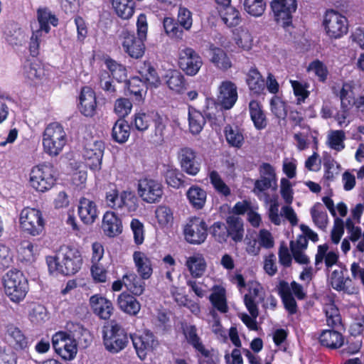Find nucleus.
<instances>
[{"label":"nucleus","instance_id":"f257e3e1","mask_svg":"<svg viewBox=\"0 0 364 364\" xmlns=\"http://www.w3.org/2000/svg\"><path fill=\"white\" fill-rule=\"evenodd\" d=\"M46 260L51 274L64 276L75 274L83 264L81 250L73 245H61L54 256H48Z\"/></svg>","mask_w":364,"mask_h":364},{"label":"nucleus","instance_id":"f03ea898","mask_svg":"<svg viewBox=\"0 0 364 364\" xmlns=\"http://www.w3.org/2000/svg\"><path fill=\"white\" fill-rule=\"evenodd\" d=\"M139 73L141 77H133L125 81L126 86L134 100L140 102L145 96L147 90V84L157 86L160 83V78L156 70L149 61H144L139 67Z\"/></svg>","mask_w":364,"mask_h":364},{"label":"nucleus","instance_id":"7ed1b4c3","mask_svg":"<svg viewBox=\"0 0 364 364\" xmlns=\"http://www.w3.org/2000/svg\"><path fill=\"white\" fill-rule=\"evenodd\" d=\"M4 293L11 301L19 304L26 298L29 291L28 279L23 272L12 269L3 278Z\"/></svg>","mask_w":364,"mask_h":364},{"label":"nucleus","instance_id":"20e7f679","mask_svg":"<svg viewBox=\"0 0 364 364\" xmlns=\"http://www.w3.org/2000/svg\"><path fill=\"white\" fill-rule=\"evenodd\" d=\"M353 87L348 83H343L339 92L341 100V109L335 115V119L339 126L348 125L350 121L346 119L350 116L351 110L355 108L356 112H364V95L357 98L353 96Z\"/></svg>","mask_w":364,"mask_h":364},{"label":"nucleus","instance_id":"39448f33","mask_svg":"<svg viewBox=\"0 0 364 364\" xmlns=\"http://www.w3.org/2000/svg\"><path fill=\"white\" fill-rule=\"evenodd\" d=\"M102 338L105 349L112 354L119 353L129 343L127 331L115 320H112L109 326L103 329Z\"/></svg>","mask_w":364,"mask_h":364},{"label":"nucleus","instance_id":"423d86ee","mask_svg":"<svg viewBox=\"0 0 364 364\" xmlns=\"http://www.w3.org/2000/svg\"><path fill=\"white\" fill-rule=\"evenodd\" d=\"M56 180V172L50 163L35 166L30 173L31 186L38 192L48 191L55 185Z\"/></svg>","mask_w":364,"mask_h":364},{"label":"nucleus","instance_id":"0eeeda50","mask_svg":"<svg viewBox=\"0 0 364 364\" xmlns=\"http://www.w3.org/2000/svg\"><path fill=\"white\" fill-rule=\"evenodd\" d=\"M66 142L65 132L59 122H51L46 127L43 134V146L49 155H58Z\"/></svg>","mask_w":364,"mask_h":364},{"label":"nucleus","instance_id":"6e6552de","mask_svg":"<svg viewBox=\"0 0 364 364\" xmlns=\"http://www.w3.org/2000/svg\"><path fill=\"white\" fill-rule=\"evenodd\" d=\"M137 201V197L133 191L124 190L119 192L115 186L105 193L106 205L116 210L126 208L129 212L134 211L138 208Z\"/></svg>","mask_w":364,"mask_h":364},{"label":"nucleus","instance_id":"1a4fd4ad","mask_svg":"<svg viewBox=\"0 0 364 364\" xmlns=\"http://www.w3.org/2000/svg\"><path fill=\"white\" fill-rule=\"evenodd\" d=\"M19 223L22 231L31 236H38L45 230L46 223L43 213L34 208H24L21 211Z\"/></svg>","mask_w":364,"mask_h":364},{"label":"nucleus","instance_id":"9d476101","mask_svg":"<svg viewBox=\"0 0 364 364\" xmlns=\"http://www.w3.org/2000/svg\"><path fill=\"white\" fill-rule=\"evenodd\" d=\"M137 194L146 203H157L164 195V186L159 180L144 176L138 181Z\"/></svg>","mask_w":364,"mask_h":364},{"label":"nucleus","instance_id":"9b49d317","mask_svg":"<svg viewBox=\"0 0 364 364\" xmlns=\"http://www.w3.org/2000/svg\"><path fill=\"white\" fill-rule=\"evenodd\" d=\"M52 345L55 352L65 360H72L76 356L77 344L73 336L60 331L52 336Z\"/></svg>","mask_w":364,"mask_h":364},{"label":"nucleus","instance_id":"f8f14e48","mask_svg":"<svg viewBox=\"0 0 364 364\" xmlns=\"http://www.w3.org/2000/svg\"><path fill=\"white\" fill-rule=\"evenodd\" d=\"M323 25L331 38H340L348 33V23L346 16L333 9L328 10L324 16Z\"/></svg>","mask_w":364,"mask_h":364},{"label":"nucleus","instance_id":"ddd939ff","mask_svg":"<svg viewBox=\"0 0 364 364\" xmlns=\"http://www.w3.org/2000/svg\"><path fill=\"white\" fill-rule=\"evenodd\" d=\"M208 232L205 220L200 217H191L183 228V235L187 242L191 245L203 243Z\"/></svg>","mask_w":364,"mask_h":364},{"label":"nucleus","instance_id":"4468645a","mask_svg":"<svg viewBox=\"0 0 364 364\" xmlns=\"http://www.w3.org/2000/svg\"><path fill=\"white\" fill-rule=\"evenodd\" d=\"M129 337L136 355L141 360H145L147 355L153 352L159 345L155 335L148 329L144 330L141 334H130Z\"/></svg>","mask_w":364,"mask_h":364},{"label":"nucleus","instance_id":"2eb2a0df","mask_svg":"<svg viewBox=\"0 0 364 364\" xmlns=\"http://www.w3.org/2000/svg\"><path fill=\"white\" fill-rule=\"evenodd\" d=\"M178 65L186 75L195 76L203 65V60L193 48L186 46L178 51Z\"/></svg>","mask_w":364,"mask_h":364},{"label":"nucleus","instance_id":"dca6fc26","mask_svg":"<svg viewBox=\"0 0 364 364\" xmlns=\"http://www.w3.org/2000/svg\"><path fill=\"white\" fill-rule=\"evenodd\" d=\"M259 178L254 183L253 193L258 197L272 188H277V178L275 168L269 163L264 162L259 167Z\"/></svg>","mask_w":364,"mask_h":364},{"label":"nucleus","instance_id":"f3484780","mask_svg":"<svg viewBox=\"0 0 364 364\" xmlns=\"http://www.w3.org/2000/svg\"><path fill=\"white\" fill-rule=\"evenodd\" d=\"M274 21L287 28L292 23V14L296 11V0H272L270 4Z\"/></svg>","mask_w":364,"mask_h":364},{"label":"nucleus","instance_id":"a211bd4d","mask_svg":"<svg viewBox=\"0 0 364 364\" xmlns=\"http://www.w3.org/2000/svg\"><path fill=\"white\" fill-rule=\"evenodd\" d=\"M121 44L124 52L131 58H141L146 50V40L136 36L134 32L123 31L120 35Z\"/></svg>","mask_w":364,"mask_h":364},{"label":"nucleus","instance_id":"6ab92c4d","mask_svg":"<svg viewBox=\"0 0 364 364\" xmlns=\"http://www.w3.org/2000/svg\"><path fill=\"white\" fill-rule=\"evenodd\" d=\"M104 151L105 143L101 140L87 144L83 151V157L86 166L92 171L100 170Z\"/></svg>","mask_w":364,"mask_h":364},{"label":"nucleus","instance_id":"aec40b11","mask_svg":"<svg viewBox=\"0 0 364 364\" xmlns=\"http://www.w3.org/2000/svg\"><path fill=\"white\" fill-rule=\"evenodd\" d=\"M223 106L213 97H206L203 108V114L209 122L211 128L220 130L223 116Z\"/></svg>","mask_w":364,"mask_h":364},{"label":"nucleus","instance_id":"412c9836","mask_svg":"<svg viewBox=\"0 0 364 364\" xmlns=\"http://www.w3.org/2000/svg\"><path fill=\"white\" fill-rule=\"evenodd\" d=\"M181 331L186 342L202 357L208 358L211 356L210 351L203 343L202 339L198 334V329L195 325L181 323Z\"/></svg>","mask_w":364,"mask_h":364},{"label":"nucleus","instance_id":"4be33fe9","mask_svg":"<svg viewBox=\"0 0 364 364\" xmlns=\"http://www.w3.org/2000/svg\"><path fill=\"white\" fill-rule=\"evenodd\" d=\"M79 103V110L80 113L87 117H92L97 113V97L95 92L88 86H84L81 88Z\"/></svg>","mask_w":364,"mask_h":364},{"label":"nucleus","instance_id":"5701e85b","mask_svg":"<svg viewBox=\"0 0 364 364\" xmlns=\"http://www.w3.org/2000/svg\"><path fill=\"white\" fill-rule=\"evenodd\" d=\"M90 305L93 314L102 320H109L114 311L112 302L98 294L90 298Z\"/></svg>","mask_w":364,"mask_h":364},{"label":"nucleus","instance_id":"b1692460","mask_svg":"<svg viewBox=\"0 0 364 364\" xmlns=\"http://www.w3.org/2000/svg\"><path fill=\"white\" fill-rule=\"evenodd\" d=\"M181 168L186 173L195 176L200 170V164L196 159V152L189 147L181 148L178 152Z\"/></svg>","mask_w":364,"mask_h":364},{"label":"nucleus","instance_id":"393cba45","mask_svg":"<svg viewBox=\"0 0 364 364\" xmlns=\"http://www.w3.org/2000/svg\"><path fill=\"white\" fill-rule=\"evenodd\" d=\"M238 98L237 87L230 80H225L219 86L218 100L225 110L230 109Z\"/></svg>","mask_w":364,"mask_h":364},{"label":"nucleus","instance_id":"a878e982","mask_svg":"<svg viewBox=\"0 0 364 364\" xmlns=\"http://www.w3.org/2000/svg\"><path fill=\"white\" fill-rule=\"evenodd\" d=\"M248 111L255 129L261 131L267 128L268 119L260 101L255 99L251 100L248 104Z\"/></svg>","mask_w":364,"mask_h":364},{"label":"nucleus","instance_id":"bb28decb","mask_svg":"<svg viewBox=\"0 0 364 364\" xmlns=\"http://www.w3.org/2000/svg\"><path fill=\"white\" fill-rule=\"evenodd\" d=\"M245 82L252 95L259 97L264 94L265 81L255 65L246 73Z\"/></svg>","mask_w":364,"mask_h":364},{"label":"nucleus","instance_id":"cd10ccee","mask_svg":"<svg viewBox=\"0 0 364 364\" xmlns=\"http://www.w3.org/2000/svg\"><path fill=\"white\" fill-rule=\"evenodd\" d=\"M96 203L85 197L80 198L77 213L81 221L86 225H92L98 217Z\"/></svg>","mask_w":364,"mask_h":364},{"label":"nucleus","instance_id":"c85d7f7f","mask_svg":"<svg viewBox=\"0 0 364 364\" xmlns=\"http://www.w3.org/2000/svg\"><path fill=\"white\" fill-rule=\"evenodd\" d=\"M102 229L105 235L114 237L122 232V220L112 211H107L102 218Z\"/></svg>","mask_w":364,"mask_h":364},{"label":"nucleus","instance_id":"c756f323","mask_svg":"<svg viewBox=\"0 0 364 364\" xmlns=\"http://www.w3.org/2000/svg\"><path fill=\"white\" fill-rule=\"evenodd\" d=\"M136 296L123 291L117 298V304L121 311L130 316H136L141 309V304Z\"/></svg>","mask_w":364,"mask_h":364},{"label":"nucleus","instance_id":"7c9ffc66","mask_svg":"<svg viewBox=\"0 0 364 364\" xmlns=\"http://www.w3.org/2000/svg\"><path fill=\"white\" fill-rule=\"evenodd\" d=\"M320 344L331 350L338 349L344 344V336L334 328L323 330L319 335Z\"/></svg>","mask_w":364,"mask_h":364},{"label":"nucleus","instance_id":"2f4dec72","mask_svg":"<svg viewBox=\"0 0 364 364\" xmlns=\"http://www.w3.org/2000/svg\"><path fill=\"white\" fill-rule=\"evenodd\" d=\"M339 269H335L330 276V284L331 287L337 291H343L349 294L347 283L351 282L350 278L345 274L348 273V269L346 265L339 263Z\"/></svg>","mask_w":364,"mask_h":364},{"label":"nucleus","instance_id":"473e14b6","mask_svg":"<svg viewBox=\"0 0 364 364\" xmlns=\"http://www.w3.org/2000/svg\"><path fill=\"white\" fill-rule=\"evenodd\" d=\"M278 293L281 297L284 307L289 314L294 315L296 314L298 311L297 304L287 282L284 280L279 282L278 285Z\"/></svg>","mask_w":364,"mask_h":364},{"label":"nucleus","instance_id":"72a5a7b5","mask_svg":"<svg viewBox=\"0 0 364 364\" xmlns=\"http://www.w3.org/2000/svg\"><path fill=\"white\" fill-rule=\"evenodd\" d=\"M186 267L193 279L201 277L205 272L207 263L201 253H195L188 257L185 263Z\"/></svg>","mask_w":364,"mask_h":364},{"label":"nucleus","instance_id":"f704fd0d","mask_svg":"<svg viewBox=\"0 0 364 364\" xmlns=\"http://www.w3.org/2000/svg\"><path fill=\"white\" fill-rule=\"evenodd\" d=\"M133 260L136 272L144 279H149L153 274L152 262L146 254L141 251H135Z\"/></svg>","mask_w":364,"mask_h":364},{"label":"nucleus","instance_id":"c9c22d12","mask_svg":"<svg viewBox=\"0 0 364 364\" xmlns=\"http://www.w3.org/2000/svg\"><path fill=\"white\" fill-rule=\"evenodd\" d=\"M225 140L230 147L240 149L245 143L244 129L237 124H228L223 129Z\"/></svg>","mask_w":364,"mask_h":364},{"label":"nucleus","instance_id":"e433bc0d","mask_svg":"<svg viewBox=\"0 0 364 364\" xmlns=\"http://www.w3.org/2000/svg\"><path fill=\"white\" fill-rule=\"evenodd\" d=\"M164 176L166 184L175 189L185 188L189 185L191 181L182 171L176 168H168Z\"/></svg>","mask_w":364,"mask_h":364},{"label":"nucleus","instance_id":"4c0bfd02","mask_svg":"<svg viewBox=\"0 0 364 364\" xmlns=\"http://www.w3.org/2000/svg\"><path fill=\"white\" fill-rule=\"evenodd\" d=\"M228 239L238 243L242 241L244 237V224L238 216L230 215L226 218Z\"/></svg>","mask_w":364,"mask_h":364},{"label":"nucleus","instance_id":"58836bf2","mask_svg":"<svg viewBox=\"0 0 364 364\" xmlns=\"http://www.w3.org/2000/svg\"><path fill=\"white\" fill-rule=\"evenodd\" d=\"M125 282V287L134 296H141L144 294L146 288V284L144 279L139 277L132 271H128L123 275Z\"/></svg>","mask_w":364,"mask_h":364},{"label":"nucleus","instance_id":"ea45409f","mask_svg":"<svg viewBox=\"0 0 364 364\" xmlns=\"http://www.w3.org/2000/svg\"><path fill=\"white\" fill-rule=\"evenodd\" d=\"M245 305L248 310L250 316L247 314H243L240 316V319L250 331H258V325L256 321L259 315V310L256 302L253 301L252 299L246 296L244 299Z\"/></svg>","mask_w":364,"mask_h":364},{"label":"nucleus","instance_id":"a19ab883","mask_svg":"<svg viewBox=\"0 0 364 364\" xmlns=\"http://www.w3.org/2000/svg\"><path fill=\"white\" fill-rule=\"evenodd\" d=\"M37 19L39 23V28L35 31L37 33H48L50 31L49 23L55 27L58 25V18L46 7L37 10Z\"/></svg>","mask_w":364,"mask_h":364},{"label":"nucleus","instance_id":"79ce46f5","mask_svg":"<svg viewBox=\"0 0 364 364\" xmlns=\"http://www.w3.org/2000/svg\"><path fill=\"white\" fill-rule=\"evenodd\" d=\"M111 4L119 18L129 20L134 16L136 8V2L134 0H111Z\"/></svg>","mask_w":364,"mask_h":364},{"label":"nucleus","instance_id":"37998d69","mask_svg":"<svg viewBox=\"0 0 364 364\" xmlns=\"http://www.w3.org/2000/svg\"><path fill=\"white\" fill-rule=\"evenodd\" d=\"M165 78L168 87L176 93H183L186 90V80L180 71L177 70H169Z\"/></svg>","mask_w":364,"mask_h":364},{"label":"nucleus","instance_id":"c03bdc74","mask_svg":"<svg viewBox=\"0 0 364 364\" xmlns=\"http://www.w3.org/2000/svg\"><path fill=\"white\" fill-rule=\"evenodd\" d=\"M210 55L211 63L218 68L225 71L232 67V62L223 48L211 45L210 46Z\"/></svg>","mask_w":364,"mask_h":364},{"label":"nucleus","instance_id":"a18cd8bd","mask_svg":"<svg viewBox=\"0 0 364 364\" xmlns=\"http://www.w3.org/2000/svg\"><path fill=\"white\" fill-rule=\"evenodd\" d=\"M186 197L189 203L196 210H201L205 206L207 193L197 185L191 186L186 192Z\"/></svg>","mask_w":364,"mask_h":364},{"label":"nucleus","instance_id":"49530a36","mask_svg":"<svg viewBox=\"0 0 364 364\" xmlns=\"http://www.w3.org/2000/svg\"><path fill=\"white\" fill-rule=\"evenodd\" d=\"M163 27L166 35L170 39L176 41L183 40L185 31L173 17H164Z\"/></svg>","mask_w":364,"mask_h":364},{"label":"nucleus","instance_id":"de8ad7c7","mask_svg":"<svg viewBox=\"0 0 364 364\" xmlns=\"http://www.w3.org/2000/svg\"><path fill=\"white\" fill-rule=\"evenodd\" d=\"M152 123L154 124V129L150 135L149 141L154 144L161 145L165 138V131L166 128L165 120L162 116L158 112H156Z\"/></svg>","mask_w":364,"mask_h":364},{"label":"nucleus","instance_id":"09e8293b","mask_svg":"<svg viewBox=\"0 0 364 364\" xmlns=\"http://www.w3.org/2000/svg\"><path fill=\"white\" fill-rule=\"evenodd\" d=\"M131 129V124L124 119H118L112 129V139L119 144L125 143L130 136Z\"/></svg>","mask_w":364,"mask_h":364},{"label":"nucleus","instance_id":"8fccbe9b","mask_svg":"<svg viewBox=\"0 0 364 364\" xmlns=\"http://www.w3.org/2000/svg\"><path fill=\"white\" fill-rule=\"evenodd\" d=\"M207 119L203 113L193 107H188V126L191 134L196 135L201 132Z\"/></svg>","mask_w":364,"mask_h":364},{"label":"nucleus","instance_id":"3c124183","mask_svg":"<svg viewBox=\"0 0 364 364\" xmlns=\"http://www.w3.org/2000/svg\"><path fill=\"white\" fill-rule=\"evenodd\" d=\"M153 118H154V113L149 114L144 112H136L131 117L130 124L132 129L144 132L148 129L150 123L153 121Z\"/></svg>","mask_w":364,"mask_h":364},{"label":"nucleus","instance_id":"603ef678","mask_svg":"<svg viewBox=\"0 0 364 364\" xmlns=\"http://www.w3.org/2000/svg\"><path fill=\"white\" fill-rule=\"evenodd\" d=\"M220 14L224 23L230 28L238 26L242 21L240 12L231 5L223 7Z\"/></svg>","mask_w":364,"mask_h":364},{"label":"nucleus","instance_id":"864d4df0","mask_svg":"<svg viewBox=\"0 0 364 364\" xmlns=\"http://www.w3.org/2000/svg\"><path fill=\"white\" fill-rule=\"evenodd\" d=\"M105 64L110 75L117 82H125L127 80V70L124 65L117 63L111 58H106Z\"/></svg>","mask_w":364,"mask_h":364},{"label":"nucleus","instance_id":"5fc2aeb1","mask_svg":"<svg viewBox=\"0 0 364 364\" xmlns=\"http://www.w3.org/2000/svg\"><path fill=\"white\" fill-rule=\"evenodd\" d=\"M323 311L328 326L335 329L342 326V318L340 311L334 302L326 304L323 307Z\"/></svg>","mask_w":364,"mask_h":364},{"label":"nucleus","instance_id":"6e6d98bb","mask_svg":"<svg viewBox=\"0 0 364 364\" xmlns=\"http://www.w3.org/2000/svg\"><path fill=\"white\" fill-rule=\"evenodd\" d=\"M23 74L31 80H40L44 75V70L36 60L28 59L23 65Z\"/></svg>","mask_w":364,"mask_h":364},{"label":"nucleus","instance_id":"4d7b16f0","mask_svg":"<svg viewBox=\"0 0 364 364\" xmlns=\"http://www.w3.org/2000/svg\"><path fill=\"white\" fill-rule=\"evenodd\" d=\"M289 82L293 89L294 95L296 97V105L304 103L310 95V92L308 90L309 84L295 80H290Z\"/></svg>","mask_w":364,"mask_h":364},{"label":"nucleus","instance_id":"13d9d810","mask_svg":"<svg viewBox=\"0 0 364 364\" xmlns=\"http://www.w3.org/2000/svg\"><path fill=\"white\" fill-rule=\"evenodd\" d=\"M7 332L14 342V347L16 350H25L28 348V339L18 328L10 326Z\"/></svg>","mask_w":364,"mask_h":364},{"label":"nucleus","instance_id":"bf43d9fd","mask_svg":"<svg viewBox=\"0 0 364 364\" xmlns=\"http://www.w3.org/2000/svg\"><path fill=\"white\" fill-rule=\"evenodd\" d=\"M321 204L316 203L311 208V215L314 225L320 230L325 231L328 225V218L326 211L321 210Z\"/></svg>","mask_w":364,"mask_h":364},{"label":"nucleus","instance_id":"052dcab7","mask_svg":"<svg viewBox=\"0 0 364 364\" xmlns=\"http://www.w3.org/2000/svg\"><path fill=\"white\" fill-rule=\"evenodd\" d=\"M343 346L342 353L352 355L358 353L362 346V336L358 333V334L350 333L346 339L344 338Z\"/></svg>","mask_w":364,"mask_h":364},{"label":"nucleus","instance_id":"680f3d73","mask_svg":"<svg viewBox=\"0 0 364 364\" xmlns=\"http://www.w3.org/2000/svg\"><path fill=\"white\" fill-rule=\"evenodd\" d=\"M208 176L211 185L219 195L225 197L230 196V188L224 182L217 171H211Z\"/></svg>","mask_w":364,"mask_h":364},{"label":"nucleus","instance_id":"e2e57ef3","mask_svg":"<svg viewBox=\"0 0 364 364\" xmlns=\"http://www.w3.org/2000/svg\"><path fill=\"white\" fill-rule=\"evenodd\" d=\"M208 232L211 237L219 243L228 242V234L227 225L221 221L215 222L208 228Z\"/></svg>","mask_w":364,"mask_h":364},{"label":"nucleus","instance_id":"0e129e2a","mask_svg":"<svg viewBox=\"0 0 364 364\" xmlns=\"http://www.w3.org/2000/svg\"><path fill=\"white\" fill-rule=\"evenodd\" d=\"M156 218L161 226H167L173 221V212L172 209L167 205H159L155 210Z\"/></svg>","mask_w":364,"mask_h":364},{"label":"nucleus","instance_id":"69168bd1","mask_svg":"<svg viewBox=\"0 0 364 364\" xmlns=\"http://www.w3.org/2000/svg\"><path fill=\"white\" fill-rule=\"evenodd\" d=\"M210 301L213 306L221 313H227L228 306L224 289L212 293L210 296Z\"/></svg>","mask_w":364,"mask_h":364},{"label":"nucleus","instance_id":"338daca9","mask_svg":"<svg viewBox=\"0 0 364 364\" xmlns=\"http://www.w3.org/2000/svg\"><path fill=\"white\" fill-rule=\"evenodd\" d=\"M270 109L278 119H284L287 116V103L277 95H274L270 100Z\"/></svg>","mask_w":364,"mask_h":364},{"label":"nucleus","instance_id":"774afa93","mask_svg":"<svg viewBox=\"0 0 364 364\" xmlns=\"http://www.w3.org/2000/svg\"><path fill=\"white\" fill-rule=\"evenodd\" d=\"M244 6L245 11L251 16H261L266 9L264 0H245Z\"/></svg>","mask_w":364,"mask_h":364}]
</instances>
